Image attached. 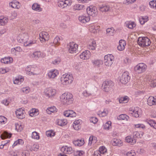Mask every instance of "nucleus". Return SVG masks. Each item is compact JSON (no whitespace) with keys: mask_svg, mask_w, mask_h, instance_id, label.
Masks as SVG:
<instances>
[{"mask_svg":"<svg viewBox=\"0 0 156 156\" xmlns=\"http://www.w3.org/2000/svg\"><path fill=\"white\" fill-rule=\"evenodd\" d=\"M60 101L64 105H69L72 103L73 101V96L69 93H64L60 97Z\"/></svg>","mask_w":156,"mask_h":156,"instance_id":"obj_1","label":"nucleus"},{"mask_svg":"<svg viewBox=\"0 0 156 156\" xmlns=\"http://www.w3.org/2000/svg\"><path fill=\"white\" fill-rule=\"evenodd\" d=\"M73 77L72 74H65L61 78V83L63 85H68L73 82Z\"/></svg>","mask_w":156,"mask_h":156,"instance_id":"obj_2","label":"nucleus"},{"mask_svg":"<svg viewBox=\"0 0 156 156\" xmlns=\"http://www.w3.org/2000/svg\"><path fill=\"white\" fill-rule=\"evenodd\" d=\"M114 85L113 82L111 80L105 81L102 84V87L103 90L105 92H108L113 90Z\"/></svg>","mask_w":156,"mask_h":156,"instance_id":"obj_3","label":"nucleus"},{"mask_svg":"<svg viewBox=\"0 0 156 156\" xmlns=\"http://www.w3.org/2000/svg\"><path fill=\"white\" fill-rule=\"evenodd\" d=\"M29 36L27 33H21L17 37V40L20 43H23L25 45L29 40Z\"/></svg>","mask_w":156,"mask_h":156,"instance_id":"obj_4","label":"nucleus"},{"mask_svg":"<svg viewBox=\"0 0 156 156\" xmlns=\"http://www.w3.org/2000/svg\"><path fill=\"white\" fill-rule=\"evenodd\" d=\"M137 43L140 46L143 47L149 46L151 42L147 37H139L138 39Z\"/></svg>","mask_w":156,"mask_h":156,"instance_id":"obj_5","label":"nucleus"},{"mask_svg":"<svg viewBox=\"0 0 156 156\" xmlns=\"http://www.w3.org/2000/svg\"><path fill=\"white\" fill-rule=\"evenodd\" d=\"M147 68V66L144 63L138 64L134 67L135 71L138 73H141L144 72Z\"/></svg>","mask_w":156,"mask_h":156,"instance_id":"obj_6","label":"nucleus"},{"mask_svg":"<svg viewBox=\"0 0 156 156\" xmlns=\"http://www.w3.org/2000/svg\"><path fill=\"white\" fill-rule=\"evenodd\" d=\"M104 63L106 66H110L113 64L114 60V57L112 55H108L105 56Z\"/></svg>","mask_w":156,"mask_h":156,"instance_id":"obj_7","label":"nucleus"},{"mask_svg":"<svg viewBox=\"0 0 156 156\" xmlns=\"http://www.w3.org/2000/svg\"><path fill=\"white\" fill-rule=\"evenodd\" d=\"M71 3V0H59L58 2V5L59 7L64 8L67 6L70 5Z\"/></svg>","mask_w":156,"mask_h":156,"instance_id":"obj_8","label":"nucleus"},{"mask_svg":"<svg viewBox=\"0 0 156 156\" xmlns=\"http://www.w3.org/2000/svg\"><path fill=\"white\" fill-rule=\"evenodd\" d=\"M130 77L129 76L128 72H124L120 78V81L122 84H126L130 80Z\"/></svg>","mask_w":156,"mask_h":156,"instance_id":"obj_9","label":"nucleus"},{"mask_svg":"<svg viewBox=\"0 0 156 156\" xmlns=\"http://www.w3.org/2000/svg\"><path fill=\"white\" fill-rule=\"evenodd\" d=\"M44 93L46 96L49 98L55 96L56 94V90L51 88H48L45 89L44 91Z\"/></svg>","mask_w":156,"mask_h":156,"instance_id":"obj_10","label":"nucleus"},{"mask_svg":"<svg viewBox=\"0 0 156 156\" xmlns=\"http://www.w3.org/2000/svg\"><path fill=\"white\" fill-rule=\"evenodd\" d=\"M69 51L70 53L76 52L78 48V45L74 42H70L69 45Z\"/></svg>","mask_w":156,"mask_h":156,"instance_id":"obj_11","label":"nucleus"},{"mask_svg":"<svg viewBox=\"0 0 156 156\" xmlns=\"http://www.w3.org/2000/svg\"><path fill=\"white\" fill-rule=\"evenodd\" d=\"M39 37L40 41L42 42L48 41L49 39V36L47 32H42L39 34Z\"/></svg>","mask_w":156,"mask_h":156,"instance_id":"obj_12","label":"nucleus"},{"mask_svg":"<svg viewBox=\"0 0 156 156\" xmlns=\"http://www.w3.org/2000/svg\"><path fill=\"white\" fill-rule=\"evenodd\" d=\"M140 111L139 108L136 107L134 108H132L131 109H130L129 111V112L132 115L136 118L139 117Z\"/></svg>","mask_w":156,"mask_h":156,"instance_id":"obj_13","label":"nucleus"},{"mask_svg":"<svg viewBox=\"0 0 156 156\" xmlns=\"http://www.w3.org/2000/svg\"><path fill=\"white\" fill-rule=\"evenodd\" d=\"M61 151L65 154H70L74 151L73 150L71 147L67 146L63 147L61 149Z\"/></svg>","mask_w":156,"mask_h":156,"instance_id":"obj_14","label":"nucleus"},{"mask_svg":"<svg viewBox=\"0 0 156 156\" xmlns=\"http://www.w3.org/2000/svg\"><path fill=\"white\" fill-rule=\"evenodd\" d=\"M147 103L150 106L156 105V96L149 97L147 99Z\"/></svg>","mask_w":156,"mask_h":156,"instance_id":"obj_15","label":"nucleus"},{"mask_svg":"<svg viewBox=\"0 0 156 156\" xmlns=\"http://www.w3.org/2000/svg\"><path fill=\"white\" fill-rule=\"evenodd\" d=\"M87 11L88 14L93 16H96L97 14V9H95V7L92 9L89 7L87 9Z\"/></svg>","mask_w":156,"mask_h":156,"instance_id":"obj_16","label":"nucleus"},{"mask_svg":"<svg viewBox=\"0 0 156 156\" xmlns=\"http://www.w3.org/2000/svg\"><path fill=\"white\" fill-rule=\"evenodd\" d=\"M79 20L82 23H85L90 20V18L89 16H81L79 17Z\"/></svg>","mask_w":156,"mask_h":156,"instance_id":"obj_17","label":"nucleus"},{"mask_svg":"<svg viewBox=\"0 0 156 156\" xmlns=\"http://www.w3.org/2000/svg\"><path fill=\"white\" fill-rule=\"evenodd\" d=\"M90 55V51L88 50L85 51L80 55V58L83 60H87L89 58Z\"/></svg>","mask_w":156,"mask_h":156,"instance_id":"obj_18","label":"nucleus"},{"mask_svg":"<svg viewBox=\"0 0 156 156\" xmlns=\"http://www.w3.org/2000/svg\"><path fill=\"white\" fill-rule=\"evenodd\" d=\"M9 5L12 8L19 9L21 6V4L18 1L14 0L9 4Z\"/></svg>","mask_w":156,"mask_h":156,"instance_id":"obj_19","label":"nucleus"},{"mask_svg":"<svg viewBox=\"0 0 156 156\" xmlns=\"http://www.w3.org/2000/svg\"><path fill=\"white\" fill-rule=\"evenodd\" d=\"M23 111H24L22 108H20L16 111V114L18 118L19 119H22L24 117L25 115L23 112Z\"/></svg>","mask_w":156,"mask_h":156,"instance_id":"obj_20","label":"nucleus"},{"mask_svg":"<svg viewBox=\"0 0 156 156\" xmlns=\"http://www.w3.org/2000/svg\"><path fill=\"white\" fill-rule=\"evenodd\" d=\"M119 44L117 47V49L119 51H122L125 48V46L126 45V42L124 40H121L119 41Z\"/></svg>","mask_w":156,"mask_h":156,"instance_id":"obj_21","label":"nucleus"},{"mask_svg":"<svg viewBox=\"0 0 156 156\" xmlns=\"http://www.w3.org/2000/svg\"><path fill=\"white\" fill-rule=\"evenodd\" d=\"M41 52L40 51H36L30 54V58L35 59H37L41 57Z\"/></svg>","mask_w":156,"mask_h":156,"instance_id":"obj_22","label":"nucleus"},{"mask_svg":"<svg viewBox=\"0 0 156 156\" xmlns=\"http://www.w3.org/2000/svg\"><path fill=\"white\" fill-rule=\"evenodd\" d=\"M58 74V71L56 70H54L49 71L48 73V76L49 78L53 79Z\"/></svg>","mask_w":156,"mask_h":156,"instance_id":"obj_23","label":"nucleus"},{"mask_svg":"<svg viewBox=\"0 0 156 156\" xmlns=\"http://www.w3.org/2000/svg\"><path fill=\"white\" fill-rule=\"evenodd\" d=\"M99 9L102 12H106L110 9V7L105 5H100L98 6Z\"/></svg>","mask_w":156,"mask_h":156,"instance_id":"obj_24","label":"nucleus"},{"mask_svg":"<svg viewBox=\"0 0 156 156\" xmlns=\"http://www.w3.org/2000/svg\"><path fill=\"white\" fill-rule=\"evenodd\" d=\"M1 61L2 63L5 64H8L12 62L13 59L12 58L10 57H5L2 58Z\"/></svg>","mask_w":156,"mask_h":156,"instance_id":"obj_25","label":"nucleus"},{"mask_svg":"<svg viewBox=\"0 0 156 156\" xmlns=\"http://www.w3.org/2000/svg\"><path fill=\"white\" fill-rule=\"evenodd\" d=\"M80 120H77L75 121L73 124V127L76 130H78L81 128L80 124Z\"/></svg>","mask_w":156,"mask_h":156,"instance_id":"obj_26","label":"nucleus"},{"mask_svg":"<svg viewBox=\"0 0 156 156\" xmlns=\"http://www.w3.org/2000/svg\"><path fill=\"white\" fill-rule=\"evenodd\" d=\"M74 144L75 146H81L83 145L84 143V140H74L73 141Z\"/></svg>","mask_w":156,"mask_h":156,"instance_id":"obj_27","label":"nucleus"},{"mask_svg":"<svg viewBox=\"0 0 156 156\" xmlns=\"http://www.w3.org/2000/svg\"><path fill=\"white\" fill-rule=\"evenodd\" d=\"M32 8L34 10L38 12H40L42 10V9L40 7V5L36 3H34L32 5Z\"/></svg>","mask_w":156,"mask_h":156,"instance_id":"obj_28","label":"nucleus"},{"mask_svg":"<svg viewBox=\"0 0 156 156\" xmlns=\"http://www.w3.org/2000/svg\"><path fill=\"white\" fill-rule=\"evenodd\" d=\"M96 47V42L95 41L91 40L90 41L88 48L89 49L94 50L95 49Z\"/></svg>","mask_w":156,"mask_h":156,"instance_id":"obj_29","label":"nucleus"},{"mask_svg":"<svg viewBox=\"0 0 156 156\" xmlns=\"http://www.w3.org/2000/svg\"><path fill=\"white\" fill-rule=\"evenodd\" d=\"M126 142L132 145L135 144L136 141L135 139L132 138L130 136H127L126 138Z\"/></svg>","mask_w":156,"mask_h":156,"instance_id":"obj_30","label":"nucleus"},{"mask_svg":"<svg viewBox=\"0 0 156 156\" xmlns=\"http://www.w3.org/2000/svg\"><path fill=\"white\" fill-rule=\"evenodd\" d=\"M129 119V117L125 114L120 115L118 117V119L119 120H124L127 121Z\"/></svg>","mask_w":156,"mask_h":156,"instance_id":"obj_31","label":"nucleus"},{"mask_svg":"<svg viewBox=\"0 0 156 156\" xmlns=\"http://www.w3.org/2000/svg\"><path fill=\"white\" fill-rule=\"evenodd\" d=\"M143 134L144 133L143 132H139L137 131H135L133 133V136L134 138H140L142 136Z\"/></svg>","mask_w":156,"mask_h":156,"instance_id":"obj_32","label":"nucleus"},{"mask_svg":"<svg viewBox=\"0 0 156 156\" xmlns=\"http://www.w3.org/2000/svg\"><path fill=\"white\" fill-rule=\"evenodd\" d=\"M67 123V121L66 119H59L57 120V124L61 126L66 125Z\"/></svg>","mask_w":156,"mask_h":156,"instance_id":"obj_33","label":"nucleus"},{"mask_svg":"<svg viewBox=\"0 0 156 156\" xmlns=\"http://www.w3.org/2000/svg\"><path fill=\"white\" fill-rule=\"evenodd\" d=\"M8 19L6 17H1L0 18V26H4L8 22Z\"/></svg>","mask_w":156,"mask_h":156,"instance_id":"obj_34","label":"nucleus"},{"mask_svg":"<svg viewBox=\"0 0 156 156\" xmlns=\"http://www.w3.org/2000/svg\"><path fill=\"white\" fill-rule=\"evenodd\" d=\"M46 111L48 114H51V112H57V109L55 107L53 106L47 108Z\"/></svg>","mask_w":156,"mask_h":156,"instance_id":"obj_35","label":"nucleus"},{"mask_svg":"<svg viewBox=\"0 0 156 156\" xmlns=\"http://www.w3.org/2000/svg\"><path fill=\"white\" fill-rule=\"evenodd\" d=\"M92 63L94 66L99 67L100 65L102 64V62L101 60H97L93 61Z\"/></svg>","mask_w":156,"mask_h":156,"instance_id":"obj_36","label":"nucleus"},{"mask_svg":"<svg viewBox=\"0 0 156 156\" xmlns=\"http://www.w3.org/2000/svg\"><path fill=\"white\" fill-rule=\"evenodd\" d=\"M12 134L8 133L6 132H4L0 136L2 139H4L5 138H10Z\"/></svg>","mask_w":156,"mask_h":156,"instance_id":"obj_37","label":"nucleus"},{"mask_svg":"<svg viewBox=\"0 0 156 156\" xmlns=\"http://www.w3.org/2000/svg\"><path fill=\"white\" fill-rule=\"evenodd\" d=\"M84 6V5H83L76 4L74 6L73 9L74 10H79L83 9Z\"/></svg>","mask_w":156,"mask_h":156,"instance_id":"obj_38","label":"nucleus"},{"mask_svg":"<svg viewBox=\"0 0 156 156\" xmlns=\"http://www.w3.org/2000/svg\"><path fill=\"white\" fill-rule=\"evenodd\" d=\"M114 31V28L113 27L108 28L106 30V34L108 36H112Z\"/></svg>","mask_w":156,"mask_h":156,"instance_id":"obj_39","label":"nucleus"},{"mask_svg":"<svg viewBox=\"0 0 156 156\" xmlns=\"http://www.w3.org/2000/svg\"><path fill=\"white\" fill-rule=\"evenodd\" d=\"M128 97L127 96H125L124 97H121L119 99L120 103H126L128 101Z\"/></svg>","mask_w":156,"mask_h":156,"instance_id":"obj_40","label":"nucleus"},{"mask_svg":"<svg viewBox=\"0 0 156 156\" xmlns=\"http://www.w3.org/2000/svg\"><path fill=\"white\" fill-rule=\"evenodd\" d=\"M59 40V38L58 37H57L54 38L53 43H50V45L51 46H53V44H54L55 45H57V46H58L60 44V43L58 41Z\"/></svg>","mask_w":156,"mask_h":156,"instance_id":"obj_41","label":"nucleus"},{"mask_svg":"<svg viewBox=\"0 0 156 156\" xmlns=\"http://www.w3.org/2000/svg\"><path fill=\"white\" fill-rule=\"evenodd\" d=\"M121 141L117 139H114L112 141V144L114 146H118L121 144Z\"/></svg>","mask_w":156,"mask_h":156,"instance_id":"obj_42","label":"nucleus"},{"mask_svg":"<svg viewBox=\"0 0 156 156\" xmlns=\"http://www.w3.org/2000/svg\"><path fill=\"white\" fill-rule=\"evenodd\" d=\"M37 41L36 40H32L28 41L27 44H25V46H31L32 45L36 44Z\"/></svg>","mask_w":156,"mask_h":156,"instance_id":"obj_43","label":"nucleus"},{"mask_svg":"<svg viewBox=\"0 0 156 156\" xmlns=\"http://www.w3.org/2000/svg\"><path fill=\"white\" fill-rule=\"evenodd\" d=\"M31 137L32 138L36 140H39L40 139L39 133L36 131L32 132Z\"/></svg>","mask_w":156,"mask_h":156,"instance_id":"obj_44","label":"nucleus"},{"mask_svg":"<svg viewBox=\"0 0 156 156\" xmlns=\"http://www.w3.org/2000/svg\"><path fill=\"white\" fill-rule=\"evenodd\" d=\"M99 151L101 154H104L106 152L107 150L105 147L102 146L99 148L98 151Z\"/></svg>","mask_w":156,"mask_h":156,"instance_id":"obj_45","label":"nucleus"},{"mask_svg":"<svg viewBox=\"0 0 156 156\" xmlns=\"http://www.w3.org/2000/svg\"><path fill=\"white\" fill-rule=\"evenodd\" d=\"M136 26V24L133 22H131L127 24L126 26L129 29H133L134 27Z\"/></svg>","mask_w":156,"mask_h":156,"instance_id":"obj_46","label":"nucleus"},{"mask_svg":"<svg viewBox=\"0 0 156 156\" xmlns=\"http://www.w3.org/2000/svg\"><path fill=\"white\" fill-rule=\"evenodd\" d=\"M95 25L94 24H92V25L90 26L89 27V30L92 33L94 34L95 33L96 30H95Z\"/></svg>","mask_w":156,"mask_h":156,"instance_id":"obj_47","label":"nucleus"},{"mask_svg":"<svg viewBox=\"0 0 156 156\" xmlns=\"http://www.w3.org/2000/svg\"><path fill=\"white\" fill-rule=\"evenodd\" d=\"M84 152L82 151H77L74 154V156H81L84 154Z\"/></svg>","mask_w":156,"mask_h":156,"instance_id":"obj_48","label":"nucleus"},{"mask_svg":"<svg viewBox=\"0 0 156 156\" xmlns=\"http://www.w3.org/2000/svg\"><path fill=\"white\" fill-rule=\"evenodd\" d=\"M16 129L18 131H21L23 130V128L21 124H16Z\"/></svg>","mask_w":156,"mask_h":156,"instance_id":"obj_49","label":"nucleus"},{"mask_svg":"<svg viewBox=\"0 0 156 156\" xmlns=\"http://www.w3.org/2000/svg\"><path fill=\"white\" fill-rule=\"evenodd\" d=\"M136 0H126L123 2V4L129 5L132 4L136 2Z\"/></svg>","mask_w":156,"mask_h":156,"instance_id":"obj_50","label":"nucleus"},{"mask_svg":"<svg viewBox=\"0 0 156 156\" xmlns=\"http://www.w3.org/2000/svg\"><path fill=\"white\" fill-rule=\"evenodd\" d=\"M149 5L151 8H156V1L153 0L150 2Z\"/></svg>","mask_w":156,"mask_h":156,"instance_id":"obj_51","label":"nucleus"},{"mask_svg":"<svg viewBox=\"0 0 156 156\" xmlns=\"http://www.w3.org/2000/svg\"><path fill=\"white\" fill-rule=\"evenodd\" d=\"M39 146L37 144H34L32 146L31 148V150H33L35 151H37L39 149Z\"/></svg>","mask_w":156,"mask_h":156,"instance_id":"obj_52","label":"nucleus"},{"mask_svg":"<svg viewBox=\"0 0 156 156\" xmlns=\"http://www.w3.org/2000/svg\"><path fill=\"white\" fill-rule=\"evenodd\" d=\"M24 79L23 78H20V79H16L14 81L13 83L15 84H18L19 83L23 81Z\"/></svg>","mask_w":156,"mask_h":156,"instance_id":"obj_53","label":"nucleus"},{"mask_svg":"<svg viewBox=\"0 0 156 156\" xmlns=\"http://www.w3.org/2000/svg\"><path fill=\"white\" fill-rule=\"evenodd\" d=\"M111 122L110 121L107 122L104 126V128L105 129H108L110 126H111Z\"/></svg>","mask_w":156,"mask_h":156,"instance_id":"obj_54","label":"nucleus"},{"mask_svg":"<svg viewBox=\"0 0 156 156\" xmlns=\"http://www.w3.org/2000/svg\"><path fill=\"white\" fill-rule=\"evenodd\" d=\"M108 113V111L105 110L102 112H101V113L98 114V115L100 116V117H104L106 116Z\"/></svg>","mask_w":156,"mask_h":156,"instance_id":"obj_55","label":"nucleus"},{"mask_svg":"<svg viewBox=\"0 0 156 156\" xmlns=\"http://www.w3.org/2000/svg\"><path fill=\"white\" fill-rule=\"evenodd\" d=\"M46 135L48 137H52L55 136V133H53L51 131H48L46 132Z\"/></svg>","mask_w":156,"mask_h":156,"instance_id":"obj_56","label":"nucleus"},{"mask_svg":"<svg viewBox=\"0 0 156 156\" xmlns=\"http://www.w3.org/2000/svg\"><path fill=\"white\" fill-rule=\"evenodd\" d=\"M69 117H73L76 116V114L73 110H69Z\"/></svg>","mask_w":156,"mask_h":156,"instance_id":"obj_57","label":"nucleus"},{"mask_svg":"<svg viewBox=\"0 0 156 156\" xmlns=\"http://www.w3.org/2000/svg\"><path fill=\"white\" fill-rule=\"evenodd\" d=\"M9 72V69H7L0 68V73L1 74H4Z\"/></svg>","mask_w":156,"mask_h":156,"instance_id":"obj_58","label":"nucleus"},{"mask_svg":"<svg viewBox=\"0 0 156 156\" xmlns=\"http://www.w3.org/2000/svg\"><path fill=\"white\" fill-rule=\"evenodd\" d=\"M22 90L23 92L27 94L29 93L30 91V88L29 87L23 88L22 89Z\"/></svg>","mask_w":156,"mask_h":156,"instance_id":"obj_59","label":"nucleus"},{"mask_svg":"<svg viewBox=\"0 0 156 156\" xmlns=\"http://www.w3.org/2000/svg\"><path fill=\"white\" fill-rule=\"evenodd\" d=\"M34 68V67L31 66H29L26 68L25 70L27 72L31 71H33V70Z\"/></svg>","mask_w":156,"mask_h":156,"instance_id":"obj_60","label":"nucleus"},{"mask_svg":"<svg viewBox=\"0 0 156 156\" xmlns=\"http://www.w3.org/2000/svg\"><path fill=\"white\" fill-rule=\"evenodd\" d=\"M135 127L136 128H141L142 129H144L145 128V126L142 124H138L135 125Z\"/></svg>","mask_w":156,"mask_h":156,"instance_id":"obj_61","label":"nucleus"},{"mask_svg":"<svg viewBox=\"0 0 156 156\" xmlns=\"http://www.w3.org/2000/svg\"><path fill=\"white\" fill-rule=\"evenodd\" d=\"M7 119L4 116H0V122L5 123L6 122Z\"/></svg>","mask_w":156,"mask_h":156,"instance_id":"obj_62","label":"nucleus"},{"mask_svg":"<svg viewBox=\"0 0 156 156\" xmlns=\"http://www.w3.org/2000/svg\"><path fill=\"white\" fill-rule=\"evenodd\" d=\"M90 120L91 122L95 124L98 121V119L96 117H92L91 118Z\"/></svg>","mask_w":156,"mask_h":156,"instance_id":"obj_63","label":"nucleus"},{"mask_svg":"<svg viewBox=\"0 0 156 156\" xmlns=\"http://www.w3.org/2000/svg\"><path fill=\"white\" fill-rule=\"evenodd\" d=\"M155 122L154 120H149L148 121V123L150 125L151 127H153L154 125V124Z\"/></svg>","mask_w":156,"mask_h":156,"instance_id":"obj_64","label":"nucleus"}]
</instances>
